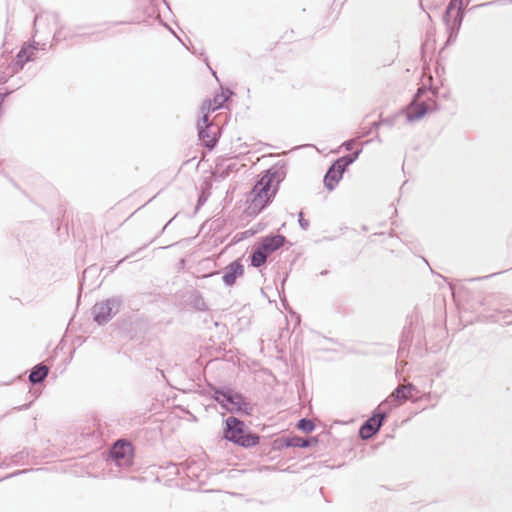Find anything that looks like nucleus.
<instances>
[{
    "instance_id": "1a4fd4ad",
    "label": "nucleus",
    "mask_w": 512,
    "mask_h": 512,
    "mask_svg": "<svg viewBox=\"0 0 512 512\" xmlns=\"http://www.w3.org/2000/svg\"><path fill=\"white\" fill-rule=\"evenodd\" d=\"M243 273H244L243 265L238 261L232 262L224 269V274L222 277L224 284L226 286L234 285L237 278L241 277L243 275Z\"/></svg>"
},
{
    "instance_id": "9d476101",
    "label": "nucleus",
    "mask_w": 512,
    "mask_h": 512,
    "mask_svg": "<svg viewBox=\"0 0 512 512\" xmlns=\"http://www.w3.org/2000/svg\"><path fill=\"white\" fill-rule=\"evenodd\" d=\"M344 171L345 169L341 165L338 166L336 160L324 177V184L328 190L331 191L335 188L336 184L342 179Z\"/></svg>"
},
{
    "instance_id": "f3484780",
    "label": "nucleus",
    "mask_w": 512,
    "mask_h": 512,
    "mask_svg": "<svg viewBox=\"0 0 512 512\" xmlns=\"http://www.w3.org/2000/svg\"><path fill=\"white\" fill-rule=\"evenodd\" d=\"M37 45H30L28 47L23 48L17 55L18 63H21V66L24 62L30 61L33 59L34 51L37 50Z\"/></svg>"
},
{
    "instance_id": "bb28decb",
    "label": "nucleus",
    "mask_w": 512,
    "mask_h": 512,
    "mask_svg": "<svg viewBox=\"0 0 512 512\" xmlns=\"http://www.w3.org/2000/svg\"><path fill=\"white\" fill-rule=\"evenodd\" d=\"M216 274H218V272L210 273L209 275H206V277L213 276V275H216Z\"/></svg>"
},
{
    "instance_id": "39448f33",
    "label": "nucleus",
    "mask_w": 512,
    "mask_h": 512,
    "mask_svg": "<svg viewBox=\"0 0 512 512\" xmlns=\"http://www.w3.org/2000/svg\"><path fill=\"white\" fill-rule=\"evenodd\" d=\"M379 412L374 413L360 428V437L362 439H369L375 435L381 428L383 421L386 418V409H379Z\"/></svg>"
},
{
    "instance_id": "0eeeda50",
    "label": "nucleus",
    "mask_w": 512,
    "mask_h": 512,
    "mask_svg": "<svg viewBox=\"0 0 512 512\" xmlns=\"http://www.w3.org/2000/svg\"><path fill=\"white\" fill-rule=\"evenodd\" d=\"M425 92L424 88H419L413 102L407 108V120L409 122L420 120L428 110L425 102H418V98Z\"/></svg>"
},
{
    "instance_id": "9b49d317",
    "label": "nucleus",
    "mask_w": 512,
    "mask_h": 512,
    "mask_svg": "<svg viewBox=\"0 0 512 512\" xmlns=\"http://www.w3.org/2000/svg\"><path fill=\"white\" fill-rule=\"evenodd\" d=\"M284 242L285 237L278 234L263 238L261 242L258 243V245L263 250V252L270 255L271 253L282 247Z\"/></svg>"
},
{
    "instance_id": "f8f14e48",
    "label": "nucleus",
    "mask_w": 512,
    "mask_h": 512,
    "mask_svg": "<svg viewBox=\"0 0 512 512\" xmlns=\"http://www.w3.org/2000/svg\"><path fill=\"white\" fill-rule=\"evenodd\" d=\"M58 24V15L52 12H41L35 16L34 27L36 32L50 25Z\"/></svg>"
},
{
    "instance_id": "423d86ee",
    "label": "nucleus",
    "mask_w": 512,
    "mask_h": 512,
    "mask_svg": "<svg viewBox=\"0 0 512 512\" xmlns=\"http://www.w3.org/2000/svg\"><path fill=\"white\" fill-rule=\"evenodd\" d=\"M131 445L124 441H117L111 449L110 456L119 467H126L131 464Z\"/></svg>"
},
{
    "instance_id": "f257e3e1",
    "label": "nucleus",
    "mask_w": 512,
    "mask_h": 512,
    "mask_svg": "<svg viewBox=\"0 0 512 512\" xmlns=\"http://www.w3.org/2000/svg\"><path fill=\"white\" fill-rule=\"evenodd\" d=\"M214 399L229 412H243L250 414L252 410L249 403H247L244 397L230 389L228 390H215Z\"/></svg>"
},
{
    "instance_id": "20e7f679",
    "label": "nucleus",
    "mask_w": 512,
    "mask_h": 512,
    "mask_svg": "<svg viewBox=\"0 0 512 512\" xmlns=\"http://www.w3.org/2000/svg\"><path fill=\"white\" fill-rule=\"evenodd\" d=\"M415 391H417V389L411 383L407 385H399L391 395L379 405V409H390V403L392 402H396L395 406H398L403 401L409 399Z\"/></svg>"
},
{
    "instance_id": "a878e982",
    "label": "nucleus",
    "mask_w": 512,
    "mask_h": 512,
    "mask_svg": "<svg viewBox=\"0 0 512 512\" xmlns=\"http://www.w3.org/2000/svg\"><path fill=\"white\" fill-rule=\"evenodd\" d=\"M203 128H208V115H204L199 121Z\"/></svg>"
},
{
    "instance_id": "5701e85b",
    "label": "nucleus",
    "mask_w": 512,
    "mask_h": 512,
    "mask_svg": "<svg viewBox=\"0 0 512 512\" xmlns=\"http://www.w3.org/2000/svg\"><path fill=\"white\" fill-rule=\"evenodd\" d=\"M299 225L302 229L307 230L309 227V222L304 219L303 212L299 213V219H298Z\"/></svg>"
},
{
    "instance_id": "dca6fc26",
    "label": "nucleus",
    "mask_w": 512,
    "mask_h": 512,
    "mask_svg": "<svg viewBox=\"0 0 512 512\" xmlns=\"http://www.w3.org/2000/svg\"><path fill=\"white\" fill-rule=\"evenodd\" d=\"M259 443V436L255 434H243L239 436V440L236 441V444L242 446V447H253Z\"/></svg>"
},
{
    "instance_id": "aec40b11",
    "label": "nucleus",
    "mask_w": 512,
    "mask_h": 512,
    "mask_svg": "<svg viewBox=\"0 0 512 512\" xmlns=\"http://www.w3.org/2000/svg\"><path fill=\"white\" fill-rule=\"evenodd\" d=\"M287 447H301L305 448L309 446L308 440L299 438V437H293L286 442Z\"/></svg>"
},
{
    "instance_id": "7ed1b4c3",
    "label": "nucleus",
    "mask_w": 512,
    "mask_h": 512,
    "mask_svg": "<svg viewBox=\"0 0 512 512\" xmlns=\"http://www.w3.org/2000/svg\"><path fill=\"white\" fill-rule=\"evenodd\" d=\"M120 305L121 300L116 297L97 302L92 308L94 321L99 325L106 324L118 313Z\"/></svg>"
},
{
    "instance_id": "6e6552de",
    "label": "nucleus",
    "mask_w": 512,
    "mask_h": 512,
    "mask_svg": "<svg viewBox=\"0 0 512 512\" xmlns=\"http://www.w3.org/2000/svg\"><path fill=\"white\" fill-rule=\"evenodd\" d=\"M244 423L235 417H228L226 419L225 438L229 441L236 443L244 432Z\"/></svg>"
},
{
    "instance_id": "4468645a",
    "label": "nucleus",
    "mask_w": 512,
    "mask_h": 512,
    "mask_svg": "<svg viewBox=\"0 0 512 512\" xmlns=\"http://www.w3.org/2000/svg\"><path fill=\"white\" fill-rule=\"evenodd\" d=\"M48 372L49 370L47 366L38 364L32 369L29 375V380L33 384L41 383L47 377Z\"/></svg>"
},
{
    "instance_id": "393cba45",
    "label": "nucleus",
    "mask_w": 512,
    "mask_h": 512,
    "mask_svg": "<svg viewBox=\"0 0 512 512\" xmlns=\"http://www.w3.org/2000/svg\"><path fill=\"white\" fill-rule=\"evenodd\" d=\"M506 2H508V0L490 1L487 3H483L480 6H488V5H493V4H505Z\"/></svg>"
},
{
    "instance_id": "a211bd4d",
    "label": "nucleus",
    "mask_w": 512,
    "mask_h": 512,
    "mask_svg": "<svg viewBox=\"0 0 512 512\" xmlns=\"http://www.w3.org/2000/svg\"><path fill=\"white\" fill-rule=\"evenodd\" d=\"M199 129V138L204 142L207 147H213L216 143L214 136H211L208 132V128H203L200 123H198Z\"/></svg>"
},
{
    "instance_id": "6ab92c4d",
    "label": "nucleus",
    "mask_w": 512,
    "mask_h": 512,
    "mask_svg": "<svg viewBox=\"0 0 512 512\" xmlns=\"http://www.w3.org/2000/svg\"><path fill=\"white\" fill-rule=\"evenodd\" d=\"M360 153H361V150H358V151L354 152L353 154L343 156V157L337 159L338 166L341 165L346 170V168L349 165H351L354 161H356V159L359 157Z\"/></svg>"
},
{
    "instance_id": "b1692460",
    "label": "nucleus",
    "mask_w": 512,
    "mask_h": 512,
    "mask_svg": "<svg viewBox=\"0 0 512 512\" xmlns=\"http://www.w3.org/2000/svg\"><path fill=\"white\" fill-rule=\"evenodd\" d=\"M355 144V140L354 139H351V140H348L346 141L343 146L345 147L346 150L350 151L353 149V146Z\"/></svg>"
},
{
    "instance_id": "f03ea898",
    "label": "nucleus",
    "mask_w": 512,
    "mask_h": 512,
    "mask_svg": "<svg viewBox=\"0 0 512 512\" xmlns=\"http://www.w3.org/2000/svg\"><path fill=\"white\" fill-rule=\"evenodd\" d=\"M274 182L273 174H265L251 191V205L253 209L262 210L270 201L275 191L271 189Z\"/></svg>"
},
{
    "instance_id": "cd10ccee",
    "label": "nucleus",
    "mask_w": 512,
    "mask_h": 512,
    "mask_svg": "<svg viewBox=\"0 0 512 512\" xmlns=\"http://www.w3.org/2000/svg\"><path fill=\"white\" fill-rule=\"evenodd\" d=\"M5 95H0V101H3Z\"/></svg>"
},
{
    "instance_id": "2eb2a0df",
    "label": "nucleus",
    "mask_w": 512,
    "mask_h": 512,
    "mask_svg": "<svg viewBox=\"0 0 512 512\" xmlns=\"http://www.w3.org/2000/svg\"><path fill=\"white\" fill-rule=\"evenodd\" d=\"M267 257H268V254L263 252V250L259 247V245H257L251 255L252 266L260 267L261 265H263L266 262Z\"/></svg>"
},
{
    "instance_id": "4be33fe9",
    "label": "nucleus",
    "mask_w": 512,
    "mask_h": 512,
    "mask_svg": "<svg viewBox=\"0 0 512 512\" xmlns=\"http://www.w3.org/2000/svg\"><path fill=\"white\" fill-rule=\"evenodd\" d=\"M232 95V92L231 91H227V93H222L220 95H217L215 98H214V104L215 106L213 107L214 110L220 108L224 102H226L229 98V96Z\"/></svg>"
},
{
    "instance_id": "ddd939ff",
    "label": "nucleus",
    "mask_w": 512,
    "mask_h": 512,
    "mask_svg": "<svg viewBox=\"0 0 512 512\" xmlns=\"http://www.w3.org/2000/svg\"><path fill=\"white\" fill-rule=\"evenodd\" d=\"M457 9L456 15L454 17V25L456 26V29L458 30L462 20H463V12H462V0H451V2L448 5L446 15H445V21L448 22V17L450 16L452 10Z\"/></svg>"
},
{
    "instance_id": "412c9836",
    "label": "nucleus",
    "mask_w": 512,
    "mask_h": 512,
    "mask_svg": "<svg viewBox=\"0 0 512 512\" xmlns=\"http://www.w3.org/2000/svg\"><path fill=\"white\" fill-rule=\"evenodd\" d=\"M297 427L305 433H310L314 430L315 425L311 420L303 418L298 422Z\"/></svg>"
}]
</instances>
